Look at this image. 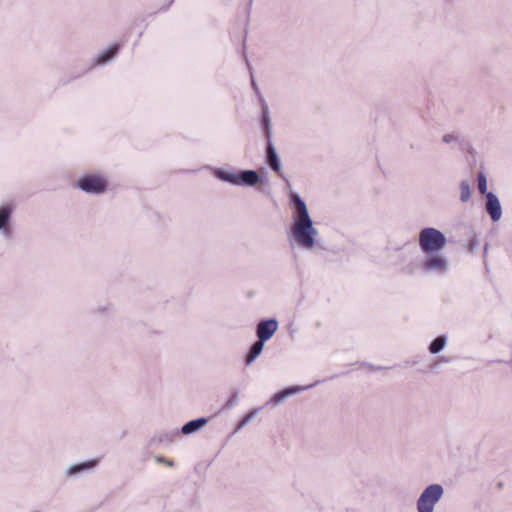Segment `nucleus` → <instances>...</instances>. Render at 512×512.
Returning a JSON list of instances; mask_svg holds the SVG:
<instances>
[{
    "mask_svg": "<svg viewBox=\"0 0 512 512\" xmlns=\"http://www.w3.org/2000/svg\"><path fill=\"white\" fill-rule=\"evenodd\" d=\"M290 202L293 209L291 233L300 247L313 249L316 246V237L319 233L314 227L307 205L300 195L293 192L290 194Z\"/></svg>",
    "mask_w": 512,
    "mask_h": 512,
    "instance_id": "obj_1",
    "label": "nucleus"
},
{
    "mask_svg": "<svg viewBox=\"0 0 512 512\" xmlns=\"http://www.w3.org/2000/svg\"><path fill=\"white\" fill-rule=\"evenodd\" d=\"M215 175L221 181L235 186H256L261 182L260 176L255 170H242L239 172L217 169Z\"/></svg>",
    "mask_w": 512,
    "mask_h": 512,
    "instance_id": "obj_2",
    "label": "nucleus"
},
{
    "mask_svg": "<svg viewBox=\"0 0 512 512\" xmlns=\"http://www.w3.org/2000/svg\"><path fill=\"white\" fill-rule=\"evenodd\" d=\"M446 244V236L436 228H424L419 233V245L425 253H437L444 249Z\"/></svg>",
    "mask_w": 512,
    "mask_h": 512,
    "instance_id": "obj_3",
    "label": "nucleus"
},
{
    "mask_svg": "<svg viewBox=\"0 0 512 512\" xmlns=\"http://www.w3.org/2000/svg\"><path fill=\"white\" fill-rule=\"evenodd\" d=\"M444 488L440 484L427 486L420 494L416 507L418 512H434L436 504L442 499Z\"/></svg>",
    "mask_w": 512,
    "mask_h": 512,
    "instance_id": "obj_4",
    "label": "nucleus"
},
{
    "mask_svg": "<svg viewBox=\"0 0 512 512\" xmlns=\"http://www.w3.org/2000/svg\"><path fill=\"white\" fill-rule=\"evenodd\" d=\"M78 187L87 192L99 194L105 191L106 182L96 175H88L79 179Z\"/></svg>",
    "mask_w": 512,
    "mask_h": 512,
    "instance_id": "obj_5",
    "label": "nucleus"
},
{
    "mask_svg": "<svg viewBox=\"0 0 512 512\" xmlns=\"http://www.w3.org/2000/svg\"><path fill=\"white\" fill-rule=\"evenodd\" d=\"M278 329V321L276 319L261 320L256 327L258 340L265 343L268 341Z\"/></svg>",
    "mask_w": 512,
    "mask_h": 512,
    "instance_id": "obj_6",
    "label": "nucleus"
},
{
    "mask_svg": "<svg viewBox=\"0 0 512 512\" xmlns=\"http://www.w3.org/2000/svg\"><path fill=\"white\" fill-rule=\"evenodd\" d=\"M485 210L493 222H497L502 217V207L497 195L493 192L486 193Z\"/></svg>",
    "mask_w": 512,
    "mask_h": 512,
    "instance_id": "obj_7",
    "label": "nucleus"
},
{
    "mask_svg": "<svg viewBox=\"0 0 512 512\" xmlns=\"http://www.w3.org/2000/svg\"><path fill=\"white\" fill-rule=\"evenodd\" d=\"M266 163L275 172H281V160L271 140L266 145Z\"/></svg>",
    "mask_w": 512,
    "mask_h": 512,
    "instance_id": "obj_8",
    "label": "nucleus"
},
{
    "mask_svg": "<svg viewBox=\"0 0 512 512\" xmlns=\"http://www.w3.org/2000/svg\"><path fill=\"white\" fill-rule=\"evenodd\" d=\"M315 384H312V385H308V386H291V387H287L279 392H277L276 394H274V396L271 398V402L274 404V405H278L280 404L282 401H284L286 398L294 395V394H297L301 391H304L308 388H311L313 387Z\"/></svg>",
    "mask_w": 512,
    "mask_h": 512,
    "instance_id": "obj_9",
    "label": "nucleus"
},
{
    "mask_svg": "<svg viewBox=\"0 0 512 512\" xmlns=\"http://www.w3.org/2000/svg\"><path fill=\"white\" fill-rule=\"evenodd\" d=\"M425 269L429 271H440L445 272L448 267L447 260L439 255L431 256L427 258L424 263Z\"/></svg>",
    "mask_w": 512,
    "mask_h": 512,
    "instance_id": "obj_10",
    "label": "nucleus"
},
{
    "mask_svg": "<svg viewBox=\"0 0 512 512\" xmlns=\"http://www.w3.org/2000/svg\"><path fill=\"white\" fill-rule=\"evenodd\" d=\"M97 464H98V459H91L86 462L71 465L70 467L67 468L66 475L68 477L75 476L77 474H80V473H83V472H86L88 470L95 468L97 466Z\"/></svg>",
    "mask_w": 512,
    "mask_h": 512,
    "instance_id": "obj_11",
    "label": "nucleus"
},
{
    "mask_svg": "<svg viewBox=\"0 0 512 512\" xmlns=\"http://www.w3.org/2000/svg\"><path fill=\"white\" fill-rule=\"evenodd\" d=\"M207 423L208 419L205 417L190 420L182 426L181 432L185 435L195 433L203 428Z\"/></svg>",
    "mask_w": 512,
    "mask_h": 512,
    "instance_id": "obj_12",
    "label": "nucleus"
},
{
    "mask_svg": "<svg viewBox=\"0 0 512 512\" xmlns=\"http://www.w3.org/2000/svg\"><path fill=\"white\" fill-rule=\"evenodd\" d=\"M263 349H264L263 342H261L260 340H257L256 342H254L246 355V358H245L246 365H250L252 362H254L255 359L262 353Z\"/></svg>",
    "mask_w": 512,
    "mask_h": 512,
    "instance_id": "obj_13",
    "label": "nucleus"
},
{
    "mask_svg": "<svg viewBox=\"0 0 512 512\" xmlns=\"http://www.w3.org/2000/svg\"><path fill=\"white\" fill-rule=\"evenodd\" d=\"M118 50H119V46L117 44L112 45L107 50L103 51L102 53H100L98 55V57L96 58V63L97 64L107 63L118 53Z\"/></svg>",
    "mask_w": 512,
    "mask_h": 512,
    "instance_id": "obj_14",
    "label": "nucleus"
},
{
    "mask_svg": "<svg viewBox=\"0 0 512 512\" xmlns=\"http://www.w3.org/2000/svg\"><path fill=\"white\" fill-rule=\"evenodd\" d=\"M262 127L264 129L267 141L271 140L272 136V125H271V119L269 116L268 107L266 104H264L262 109Z\"/></svg>",
    "mask_w": 512,
    "mask_h": 512,
    "instance_id": "obj_15",
    "label": "nucleus"
},
{
    "mask_svg": "<svg viewBox=\"0 0 512 512\" xmlns=\"http://www.w3.org/2000/svg\"><path fill=\"white\" fill-rule=\"evenodd\" d=\"M446 346V337L441 335L436 337L429 346V351L432 354H438Z\"/></svg>",
    "mask_w": 512,
    "mask_h": 512,
    "instance_id": "obj_16",
    "label": "nucleus"
},
{
    "mask_svg": "<svg viewBox=\"0 0 512 512\" xmlns=\"http://www.w3.org/2000/svg\"><path fill=\"white\" fill-rule=\"evenodd\" d=\"M12 209L10 206L0 207V230L5 229L11 218Z\"/></svg>",
    "mask_w": 512,
    "mask_h": 512,
    "instance_id": "obj_17",
    "label": "nucleus"
},
{
    "mask_svg": "<svg viewBox=\"0 0 512 512\" xmlns=\"http://www.w3.org/2000/svg\"><path fill=\"white\" fill-rule=\"evenodd\" d=\"M461 202H468L471 197V186L467 180H462L459 185Z\"/></svg>",
    "mask_w": 512,
    "mask_h": 512,
    "instance_id": "obj_18",
    "label": "nucleus"
},
{
    "mask_svg": "<svg viewBox=\"0 0 512 512\" xmlns=\"http://www.w3.org/2000/svg\"><path fill=\"white\" fill-rule=\"evenodd\" d=\"M477 181H478L479 192L486 196V193H488L487 192V179H486V176L482 172L478 173Z\"/></svg>",
    "mask_w": 512,
    "mask_h": 512,
    "instance_id": "obj_19",
    "label": "nucleus"
},
{
    "mask_svg": "<svg viewBox=\"0 0 512 512\" xmlns=\"http://www.w3.org/2000/svg\"><path fill=\"white\" fill-rule=\"evenodd\" d=\"M258 413V410L255 409L253 410L252 412H250L249 414H247L239 423L237 429H241L243 428L244 426H246Z\"/></svg>",
    "mask_w": 512,
    "mask_h": 512,
    "instance_id": "obj_20",
    "label": "nucleus"
},
{
    "mask_svg": "<svg viewBox=\"0 0 512 512\" xmlns=\"http://www.w3.org/2000/svg\"><path fill=\"white\" fill-rule=\"evenodd\" d=\"M154 459L159 464H165L168 467H173L174 466V462L172 460H169V459H167V458H165L163 456H155Z\"/></svg>",
    "mask_w": 512,
    "mask_h": 512,
    "instance_id": "obj_21",
    "label": "nucleus"
},
{
    "mask_svg": "<svg viewBox=\"0 0 512 512\" xmlns=\"http://www.w3.org/2000/svg\"><path fill=\"white\" fill-rule=\"evenodd\" d=\"M178 435V431H173L170 434H163L159 437V442L171 441L174 436Z\"/></svg>",
    "mask_w": 512,
    "mask_h": 512,
    "instance_id": "obj_22",
    "label": "nucleus"
},
{
    "mask_svg": "<svg viewBox=\"0 0 512 512\" xmlns=\"http://www.w3.org/2000/svg\"><path fill=\"white\" fill-rule=\"evenodd\" d=\"M238 402V392H235L227 401L226 406L227 407H233Z\"/></svg>",
    "mask_w": 512,
    "mask_h": 512,
    "instance_id": "obj_23",
    "label": "nucleus"
},
{
    "mask_svg": "<svg viewBox=\"0 0 512 512\" xmlns=\"http://www.w3.org/2000/svg\"><path fill=\"white\" fill-rule=\"evenodd\" d=\"M454 140H456V137L454 135H451V134H446L442 138V141L445 142V143H450V142H452Z\"/></svg>",
    "mask_w": 512,
    "mask_h": 512,
    "instance_id": "obj_24",
    "label": "nucleus"
},
{
    "mask_svg": "<svg viewBox=\"0 0 512 512\" xmlns=\"http://www.w3.org/2000/svg\"><path fill=\"white\" fill-rule=\"evenodd\" d=\"M251 84H252V87H253L254 89H256V83H255V81H254V79H253V78H252Z\"/></svg>",
    "mask_w": 512,
    "mask_h": 512,
    "instance_id": "obj_25",
    "label": "nucleus"
}]
</instances>
